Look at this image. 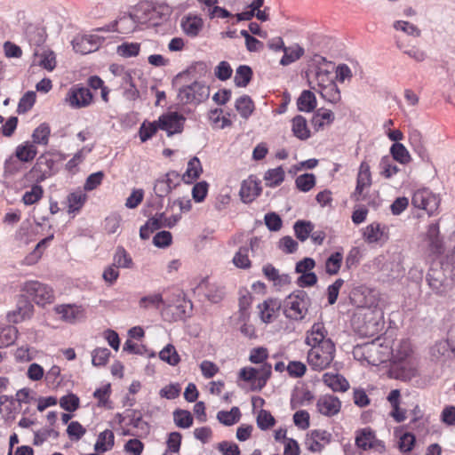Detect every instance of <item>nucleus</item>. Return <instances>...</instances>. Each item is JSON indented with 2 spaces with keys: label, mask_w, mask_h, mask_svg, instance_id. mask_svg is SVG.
I'll return each mask as SVG.
<instances>
[{
  "label": "nucleus",
  "mask_w": 455,
  "mask_h": 455,
  "mask_svg": "<svg viewBox=\"0 0 455 455\" xmlns=\"http://www.w3.org/2000/svg\"><path fill=\"white\" fill-rule=\"evenodd\" d=\"M268 350L266 347H254L250 351L249 361L260 367H243L238 372V379L247 382L251 391H260L267 385L272 374V365L267 363Z\"/></svg>",
  "instance_id": "1"
},
{
  "label": "nucleus",
  "mask_w": 455,
  "mask_h": 455,
  "mask_svg": "<svg viewBox=\"0 0 455 455\" xmlns=\"http://www.w3.org/2000/svg\"><path fill=\"white\" fill-rule=\"evenodd\" d=\"M392 361L402 371V377L412 378L417 375L418 362L413 355V349L409 339H401L392 348Z\"/></svg>",
  "instance_id": "2"
},
{
  "label": "nucleus",
  "mask_w": 455,
  "mask_h": 455,
  "mask_svg": "<svg viewBox=\"0 0 455 455\" xmlns=\"http://www.w3.org/2000/svg\"><path fill=\"white\" fill-rule=\"evenodd\" d=\"M336 353L333 342H323V346L310 347L307 352L308 365L314 371H323L328 368L332 363Z\"/></svg>",
  "instance_id": "3"
},
{
  "label": "nucleus",
  "mask_w": 455,
  "mask_h": 455,
  "mask_svg": "<svg viewBox=\"0 0 455 455\" xmlns=\"http://www.w3.org/2000/svg\"><path fill=\"white\" fill-rule=\"evenodd\" d=\"M310 299L304 291L290 294L283 303V314L291 320H302L308 311Z\"/></svg>",
  "instance_id": "4"
},
{
  "label": "nucleus",
  "mask_w": 455,
  "mask_h": 455,
  "mask_svg": "<svg viewBox=\"0 0 455 455\" xmlns=\"http://www.w3.org/2000/svg\"><path fill=\"white\" fill-rule=\"evenodd\" d=\"M20 290L37 305L51 304L54 300L53 290L49 285L38 281H27L22 284Z\"/></svg>",
  "instance_id": "5"
},
{
  "label": "nucleus",
  "mask_w": 455,
  "mask_h": 455,
  "mask_svg": "<svg viewBox=\"0 0 455 455\" xmlns=\"http://www.w3.org/2000/svg\"><path fill=\"white\" fill-rule=\"evenodd\" d=\"M411 203L414 207L422 209L429 216L437 213L441 199L428 188H420L413 193Z\"/></svg>",
  "instance_id": "6"
},
{
  "label": "nucleus",
  "mask_w": 455,
  "mask_h": 455,
  "mask_svg": "<svg viewBox=\"0 0 455 455\" xmlns=\"http://www.w3.org/2000/svg\"><path fill=\"white\" fill-rule=\"evenodd\" d=\"M209 87L199 82H194L189 85L180 89L178 98L184 104H198L208 99Z\"/></svg>",
  "instance_id": "7"
},
{
  "label": "nucleus",
  "mask_w": 455,
  "mask_h": 455,
  "mask_svg": "<svg viewBox=\"0 0 455 455\" xmlns=\"http://www.w3.org/2000/svg\"><path fill=\"white\" fill-rule=\"evenodd\" d=\"M355 444L363 451L373 450L379 453H383L386 451L384 442L376 437L375 432L371 427L356 431Z\"/></svg>",
  "instance_id": "8"
},
{
  "label": "nucleus",
  "mask_w": 455,
  "mask_h": 455,
  "mask_svg": "<svg viewBox=\"0 0 455 455\" xmlns=\"http://www.w3.org/2000/svg\"><path fill=\"white\" fill-rule=\"evenodd\" d=\"M54 164L52 159L46 155H41L28 172L27 178L31 181L41 182L52 174Z\"/></svg>",
  "instance_id": "9"
},
{
  "label": "nucleus",
  "mask_w": 455,
  "mask_h": 455,
  "mask_svg": "<svg viewBox=\"0 0 455 455\" xmlns=\"http://www.w3.org/2000/svg\"><path fill=\"white\" fill-rule=\"evenodd\" d=\"M93 96L86 87L76 84L67 93L66 102L73 108L88 107L92 102Z\"/></svg>",
  "instance_id": "10"
},
{
  "label": "nucleus",
  "mask_w": 455,
  "mask_h": 455,
  "mask_svg": "<svg viewBox=\"0 0 455 455\" xmlns=\"http://www.w3.org/2000/svg\"><path fill=\"white\" fill-rule=\"evenodd\" d=\"M186 118L178 112H168L158 118L160 130L166 132L168 136L182 132Z\"/></svg>",
  "instance_id": "11"
},
{
  "label": "nucleus",
  "mask_w": 455,
  "mask_h": 455,
  "mask_svg": "<svg viewBox=\"0 0 455 455\" xmlns=\"http://www.w3.org/2000/svg\"><path fill=\"white\" fill-rule=\"evenodd\" d=\"M331 438V434L325 429H313L306 435L305 446L311 452H321Z\"/></svg>",
  "instance_id": "12"
},
{
  "label": "nucleus",
  "mask_w": 455,
  "mask_h": 455,
  "mask_svg": "<svg viewBox=\"0 0 455 455\" xmlns=\"http://www.w3.org/2000/svg\"><path fill=\"white\" fill-rule=\"evenodd\" d=\"M342 407L340 399L333 395H321L315 403L316 411L325 417L331 418L338 415Z\"/></svg>",
  "instance_id": "13"
},
{
  "label": "nucleus",
  "mask_w": 455,
  "mask_h": 455,
  "mask_svg": "<svg viewBox=\"0 0 455 455\" xmlns=\"http://www.w3.org/2000/svg\"><path fill=\"white\" fill-rule=\"evenodd\" d=\"M372 185V177L371 167L368 162L363 161L360 164L358 173L356 176V186L352 194V197L355 201L362 199V196L365 190H368Z\"/></svg>",
  "instance_id": "14"
},
{
  "label": "nucleus",
  "mask_w": 455,
  "mask_h": 455,
  "mask_svg": "<svg viewBox=\"0 0 455 455\" xmlns=\"http://www.w3.org/2000/svg\"><path fill=\"white\" fill-rule=\"evenodd\" d=\"M333 342L328 338V331L323 323H315L306 333L305 343L310 347L323 346V342Z\"/></svg>",
  "instance_id": "15"
},
{
  "label": "nucleus",
  "mask_w": 455,
  "mask_h": 455,
  "mask_svg": "<svg viewBox=\"0 0 455 455\" xmlns=\"http://www.w3.org/2000/svg\"><path fill=\"white\" fill-rule=\"evenodd\" d=\"M282 304L278 299H267L259 304L260 320L265 323L273 322L279 315Z\"/></svg>",
  "instance_id": "16"
},
{
  "label": "nucleus",
  "mask_w": 455,
  "mask_h": 455,
  "mask_svg": "<svg viewBox=\"0 0 455 455\" xmlns=\"http://www.w3.org/2000/svg\"><path fill=\"white\" fill-rule=\"evenodd\" d=\"M427 280L432 291L439 296L447 295L451 289V283L443 278L442 271L431 270Z\"/></svg>",
  "instance_id": "17"
},
{
  "label": "nucleus",
  "mask_w": 455,
  "mask_h": 455,
  "mask_svg": "<svg viewBox=\"0 0 455 455\" xmlns=\"http://www.w3.org/2000/svg\"><path fill=\"white\" fill-rule=\"evenodd\" d=\"M261 191L260 180L253 176H250L247 180L243 181L240 196L244 203H251L260 195Z\"/></svg>",
  "instance_id": "18"
},
{
  "label": "nucleus",
  "mask_w": 455,
  "mask_h": 455,
  "mask_svg": "<svg viewBox=\"0 0 455 455\" xmlns=\"http://www.w3.org/2000/svg\"><path fill=\"white\" fill-rule=\"evenodd\" d=\"M203 19L195 14H188L181 19L180 26L185 35L189 37H196L204 28Z\"/></svg>",
  "instance_id": "19"
},
{
  "label": "nucleus",
  "mask_w": 455,
  "mask_h": 455,
  "mask_svg": "<svg viewBox=\"0 0 455 455\" xmlns=\"http://www.w3.org/2000/svg\"><path fill=\"white\" fill-rule=\"evenodd\" d=\"M409 143L422 162L431 164V157L421 132L417 130L411 132L409 135Z\"/></svg>",
  "instance_id": "20"
},
{
  "label": "nucleus",
  "mask_w": 455,
  "mask_h": 455,
  "mask_svg": "<svg viewBox=\"0 0 455 455\" xmlns=\"http://www.w3.org/2000/svg\"><path fill=\"white\" fill-rule=\"evenodd\" d=\"M55 312L60 315L62 320L68 323H75L85 315L83 307L77 305H59L55 307Z\"/></svg>",
  "instance_id": "21"
},
{
  "label": "nucleus",
  "mask_w": 455,
  "mask_h": 455,
  "mask_svg": "<svg viewBox=\"0 0 455 455\" xmlns=\"http://www.w3.org/2000/svg\"><path fill=\"white\" fill-rule=\"evenodd\" d=\"M266 278L273 283V285L281 290L283 287L291 283V278L287 274H280L272 264H267L262 268Z\"/></svg>",
  "instance_id": "22"
},
{
  "label": "nucleus",
  "mask_w": 455,
  "mask_h": 455,
  "mask_svg": "<svg viewBox=\"0 0 455 455\" xmlns=\"http://www.w3.org/2000/svg\"><path fill=\"white\" fill-rule=\"evenodd\" d=\"M323 382L333 392L344 393L350 387L347 379L341 374L326 372L323 375Z\"/></svg>",
  "instance_id": "23"
},
{
  "label": "nucleus",
  "mask_w": 455,
  "mask_h": 455,
  "mask_svg": "<svg viewBox=\"0 0 455 455\" xmlns=\"http://www.w3.org/2000/svg\"><path fill=\"white\" fill-rule=\"evenodd\" d=\"M401 394L398 389H393L387 395V401L391 405L389 412L390 417L397 423L403 422L406 419V410L400 407Z\"/></svg>",
  "instance_id": "24"
},
{
  "label": "nucleus",
  "mask_w": 455,
  "mask_h": 455,
  "mask_svg": "<svg viewBox=\"0 0 455 455\" xmlns=\"http://www.w3.org/2000/svg\"><path fill=\"white\" fill-rule=\"evenodd\" d=\"M426 235L429 243L430 251L434 254L443 253V239L440 237L439 224L433 223L429 225Z\"/></svg>",
  "instance_id": "25"
},
{
  "label": "nucleus",
  "mask_w": 455,
  "mask_h": 455,
  "mask_svg": "<svg viewBox=\"0 0 455 455\" xmlns=\"http://www.w3.org/2000/svg\"><path fill=\"white\" fill-rule=\"evenodd\" d=\"M334 121V114L329 109L320 108L313 116L311 124L313 128L318 132L331 125Z\"/></svg>",
  "instance_id": "26"
},
{
  "label": "nucleus",
  "mask_w": 455,
  "mask_h": 455,
  "mask_svg": "<svg viewBox=\"0 0 455 455\" xmlns=\"http://www.w3.org/2000/svg\"><path fill=\"white\" fill-rule=\"evenodd\" d=\"M136 21L132 15H124L114 21L106 29L107 31H116L121 34H129L135 30Z\"/></svg>",
  "instance_id": "27"
},
{
  "label": "nucleus",
  "mask_w": 455,
  "mask_h": 455,
  "mask_svg": "<svg viewBox=\"0 0 455 455\" xmlns=\"http://www.w3.org/2000/svg\"><path fill=\"white\" fill-rule=\"evenodd\" d=\"M36 146L29 140H27L15 148V157L22 163H29L35 159L37 155Z\"/></svg>",
  "instance_id": "28"
},
{
  "label": "nucleus",
  "mask_w": 455,
  "mask_h": 455,
  "mask_svg": "<svg viewBox=\"0 0 455 455\" xmlns=\"http://www.w3.org/2000/svg\"><path fill=\"white\" fill-rule=\"evenodd\" d=\"M87 199L86 193L81 189L70 193L67 198L68 213L78 212L84 207Z\"/></svg>",
  "instance_id": "29"
},
{
  "label": "nucleus",
  "mask_w": 455,
  "mask_h": 455,
  "mask_svg": "<svg viewBox=\"0 0 455 455\" xmlns=\"http://www.w3.org/2000/svg\"><path fill=\"white\" fill-rule=\"evenodd\" d=\"M73 48L76 52L87 54L97 50L98 44L93 40L92 36H84L74 39Z\"/></svg>",
  "instance_id": "30"
},
{
  "label": "nucleus",
  "mask_w": 455,
  "mask_h": 455,
  "mask_svg": "<svg viewBox=\"0 0 455 455\" xmlns=\"http://www.w3.org/2000/svg\"><path fill=\"white\" fill-rule=\"evenodd\" d=\"M291 131L293 135L301 140H306L310 137L307 119L302 116L299 115L292 118Z\"/></svg>",
  "instance_id": "31"
},
{
  "label": "nucleus",
  "mask_w": 455,
  "mask_h": 455,
  "mask_svg": "<svg viewBox=\"0 0 455 455\" xmlns=\"http://www.w3.org/2000/svg\"><path fill=\"white\" fill-rule=\"evenodd\" d=\"M115 444V435L112 430L106 429L100 433L94 444V450L97 452H106L110 451Z\"/></svg>",
  "instance_id": "32"
},
{
  "label": "nucleus",
  "mask_w": 455,
  "mask_h": 455,
  "mask_svg": "<svg viewBox=\"0 0 455 455\" xmlns=\"http://www.w3.org/2000/svg\"><path fill=\"white\" fill-rule=\"evenodd\" d=\"M283 55L280 60V64L282 66H288L296 60H299L304 54V49L299 44H294L291 46L283 48Z\"/></svg>",
  "instance_id": "33"
},
{
  "label": "nucleus",
  "mask_w": 455,
  "mask_h": 455,
  "mask_svg": "<svg viewBox=\"0 0 455 455\" xmlns=\"http://www.w3.org/2000/svg\"><path fill=\"white\" fill-rule=\"evenodd\" d=\"M285 178V172L282 166L274 169H269L265 172L264 180L266 186L269 188H275L280 186Z\"/></svg>",
  "instance_id": "34"
},
{
  "label": "nucleus",
  "mask_w": 455,
  "mask_h": 455,
  "mask_svg": "<svg viewBox=\"0 0 455 455\" xmlns=\"http://www.w3.org/2000/svg\"><path fill=\"white\" fill-rule=\"evenodd\" d=\"M51 135V128L50 125L46 123H43L39 124L32 133V140L35 146L42 145L47 146L49 143V139Z\"/></svg>",
  "instance_id": "35"
},
{
  "label": "nucleus",
  "mask_w": 455,
  "mask_h": 455,
  "mask_svg": "<svg viewBox=\"0 0 455 455\" xmlns=\"http://www.w3.org/2000/svg\"><path fill=\"white\" fill-rule=\"evenodd\" d=\"M202 171L203 169L201 162L197 157L195 156L188 163V168L182 176V180L186 183H192L199 178Z\"/></svg>",
  "instance_id": "36"
},
{
  "label": "nucleus",
  "mask_w": 455,
  "mask_h": 455,
  "mask_svg": "<svg viewBox=\"0 0 455 455\" xmlns=\"http://www.w3.org/2000/svg\"><path fill=\"white\" fill-rule=\"evenodd\" d=\"M297 106L299 111H313L316 107V99L315 94L307 90L303 91L297 100Z\"/></svg>",
  "instance_id": "37"
},
{
  "label": "nucleus",
  "mask_w": 455,
  "mask_h": 455,
  "mask_svg": "<svg viewBox=\"0 0 455 455\" xmlns=\"http://www.w3.org/2000/svg\"><path fill=\"white\" fill-rule=\"evenodd\" d=\"M390 155L393 160L401 164H408L411 162L410 152L402 143H394L390 148Z\"/></svg>",
  "instance_id": "38"
},
{
  "label": "nucleus",
  "mask_w": 455,
  "mask_h": 455,
  "mask_svg": "<svg viewBox=\"0 0 455 455\" xmlns=\"http://www.w3.org/2000/svg\"><path fill=\"white\" fill-rule=\"evenodd\" d=\"M235 108L243 118L247 119L254 110V103L248 95H243L235 100Z\"/></svg>",
  "instance_id": "39"
},
{
  "label": "nucleus",
  "mask_w": 455,
  "mask_h": 455,
  "mask_svg": "<svg viewBox=\"0 0 455 455\" xmlns=\"http://www.w3.org/2000/svg\"><path fill=\"white\" fill-rule=\"evenodd\" d=\"M379 174L385 179H390L400 172L399 167L394 164L388 156L381 157L379 162Z\"/></svg>",
  "instance_id": "40"
},
{
  "label": "nucleus",
  "mask_w": 455,
  "mask_h": 455,
  "mask_svg": "<svg viewBox=\"0 0 455 455\" xmlns=\"http://www.w3.org/2000/svg\"><path fill=\"white\" fill-rule=\"evenodd\" d=\"M384 235V230L379 223H371L368 225L363 232V239L368 243H378L381 241Z\"/></svg>",
  "instance_id": "41"
},
{
  "label": "nucleus",
  "mask_w": 455,
  "mask_h": 455,
  "mask_svg": "<svg viewBox=\"0 0 455 455\" xmlns=\"http://www.w3.org/2000/svg\"><path fill=\"white\" fill-rule=\"evenodd\" d=\"M251 68L247 65H241L235 70L234 82L237 87H245L251 80Z\"/></svg>",
  "instance_id": "42"
},
{
  "label": "nucleus",
  "mask_w": 455,
  "mask_h": 455,
  "mask_svg": "<svg viewBox=\"0 0 455 455\" xmlns=\"http://www.w3.org/2000/svg\"><path fill=\"white\" fill-rule=\"evenodd\" d=\"M222 114L223 111L220 108L210 110L208 117L213 128L223 129L232 124L231 121Z\"/></svg>",
  "instance_id": "43"
},
{
  "label": "nucleus",
  "mask_w": 455,
  "mask_h": 455,
  "mask_svg": "<svg viewBox=\"0 0 455 455\" xmlns=\"http://www.w3.org/2000/svg\"><path fill=\"white\" fill-rule=\"evenodd\" d=\"M294 233L296 237L301 241L305 242L314 230V225L312 222L307 220H298L294 223L293 226Z\"/></svg>",
  "instance_id": "44"
},
{
  "label": "nucleus",
  "mask_w": 455,
  "mask_h": 455,
  "mask_svg": "<svg viewBox=\"0 0 455 455\" xmlns=\"http://www.w3.org/2000/svg\"><path fill=\"white\" fill-rule=\"evenodd\" d=\"M92 151V148H87V147H84L82 148L81 149H79L75 155L74 156L69 160L68 161V163L66 164V170L70 172V173H76L77 172V167L79 164H81L86 156Z\"/></svg>",
  "instance_id": "45"
},
{
  "label": "nucleus",
  "mask_w": 455,
  "mask_h": 455,
  "mask_svg": "<svg viewBox=\"0 0 455 455\" xmlns=\"http://www.w3.org/2000/svg\"><path fill=\"white\" fill-rule=\"evenodd\" d=\"M343 254L340 251L333 252L325 261V271L330 275H337L341 267Z\"/></svg>",
  "instance_id": "46"
},
{
  "label": "nucleus",
  "mask_w": 455,
  "mask_h": 455,
  "mask_svg": "<svg viewBox=\"0 0 455 455\" xmlns=\"http://www.w3.org/2000/svg\"><path fill=\"white\" fill-rule=\"evenodd\" d=\"M241 412L238 407H233L230 411H220L217 413L218 420L225 426H232L239 421Z\"/></svg>",
  "instance_id": "47"
},
{
  "label": "nucleus",
  "mask_w": 455,
  "mask_h": 455,
  "mask_svg": "<svg viewBox=\"0 0 455 455\" xmlns=\"http://www.w3.org/2000/svg\"><path fill=\"white\" fill-rule=\"evenodd\" d=\"M317 92L320 93L323 99L331 103H337L341 99L340 92L335 82H332L329 85L321 88Z\"/></svg>",
  "instance_id": "48"
},
{
  "label": "nucleus",
  "mask_w": 455,
  "mask_h": 455,
  "mask_svg": "<svg viewBox=\"0 0 455 455\" xmlns=\"http://www.w3.org/2000/svg\"><path fill=\"white\" fill-rule=\"evenodd\" d=\"M159 129L158 120L154 122L144 121L139 129V136L141 142L150 140Z\"/></svg>",
  "instance_id": "49"
},
{
  "label": "nucleus",
  "mask_w": 455,
  "mask_h": 455,
  "mask_svg": "<svg viewBox=\"0 0 455 455\" xmlns=\"http://www.w3.org/2000/svg\"><path fill=\"white\" fill-rule=\"evenodd\" d=\"M173 420L175 425L180 428H188L193 425V416L190 411L177 409L173 411Z\"/></svg>",
  "instance_id": "50"
},
{
  "label": "nucleus",
  "mask_w": 455,
  "mask_h": 455,
  "mask_svg": "<svg viewBox=\"0 0 455 455\" xmlns=\"http://www.w3.org/2000/svg\"><path fill=\"white\" fill-rule=\"evenodd\" d=\"M205 287V296L211 302L219 303L224 299L225 289L223 286L217 283H207Z\"/></svg>",
  "instance_id": "51"
},
{
  "label": "nucleus",
  "mask_w": 455,
  "mask_h": 455,
  "mask_svg": "<svg viewBox=\"0 0 455 455\" xmlns=\"http://www.w3.org/2000/svg\"><path fill=\"white\" fill-rule=\"evenodd\" d=\"M232 261L234 265L238 268H250L251 262L249 258V247H240L239 250L235 252Z\"/></svg>",
  "instance_id": "52"
},
{
  "label": "nucleus",
  "mask_w": 455,
  "mask_h": 455,
  "mask_svg": "<svg viewBox=\"0 0 455 455\" xmlns=\"http://www.w3.org/2000/svg\"><path fill=\"white\" fill-rule=\"evenodd\" d=\"M159 357L161 360L172 366L177 365L180 361L175 347L172 344H168L160 351Z\"/></svg>",
  "instance_id": "53"
},
{
  "label": "nucleus",
  "mask_w": 455,
  "mask_h": 455,
  "mask_svg": "<svg viewBox=\"0 0 455 455\" xmlns=\"http://www.w3.org/2000/svg\"><path fill=\"white\" fill-rule=\"evenodd\" d=\"M296 188L301 192H308L315 186V176L313 173L299 175L295 180Z\"/></svg>",
  "instance_id": "54"
},
{
  "label": "nucleus",
  "mask_w": 455,
  "mask_h": 455,
  "mask_svg": "<svg viewBox=\"0 0 455 455\" xmlns=\"http://www.w3.org/2000/svg\"><path fill=\"white\" fill-rule=\"evenodd\" d=\"M44 195V189L40 185H33L30 190L26 191L22 196V202L26 205H32L37 203Z\"/></svg>",
  "instance_id": "55"
},
{
  "label": "nucleus",
  "mask_w": 455,
  "mask_h": 455,
  "mask_svg": "<svg viewBox=\"0 0 455 455\" xmlns=\"http://www.w3.org/2000/svg\"><path fill=\"white\" fill-rule=\"evenodd\" d=\"M256 421L258 427L261 430L270 429L275 425V419L274 416L270 411L263 409L259 411Z\"/></svg>",
  "instance_id": "56"
},
{
  "label": "nucleus",
  "mask_w": 455,
  "mask_h": 455,
  "mask_svg": "<svg viewBox=\"0 0 455 455\" xmlns=\"http://www.w3.org/2000/svg\"><path fill=\"white\" fill-rule=\"evenodd\" d=\"M164 299L161 293H154L142 297L139 301V306L141 308L148 309L149 307L159 308L164 305Z\"/></svg>",
  "instance_id": "57"
},
{
  "label": "nucleus",
  "mask_w": 455,
  "mask_h": 455,
  "mask_svg": "<svg viewBox=\"0 0 455 455\" xmlns=\"http://www.w3.org/2000/svg\"><path fill=\"white\" fill-rule=\"evenodd\" d=\"M114 265L117 267L129 268L132 265V259L124 247H118L114 255Z\"/></svg>",
  "instance_id": "58"
},
{
  "label": "nucleus",
  "mask_w": 455,
  "mask_h": 455,
  "mask_svg": "<svg viewBox=\"0 0 455 455\" xmlns=\"http://www.w3.org/2000/svg\"><path fill=\"white\" fill-rule=\"evenodd\" d=\"M315 81L317 88L313 86V89L316 91H319L321 88H323L324 86L329 85L334 82L331 72L323 68H318L316 70Z\"/></svg>",
  "instance_id": "59"
},
{
  "label": "nucleus",
  "mask_w": 455,
  "mask_h": 455,
  "mask_svg": "<svg viewBox=\"0 0 455 455\" xmlns=\"http://www.w3.org/2000/svg\"><path fill=\"white\" fill-rule=\"evenodd\" d=\"M60 405L63 410L73 412L79 408L80 399L76 395L69 393L60 398Z\"/></svg>",
  "instance_id": "60"
},
{
  "label": "nucleus",
  "mask_w": 455,
  "mask_h": 455,
  "mask_svg": "<svg viewBox=\"0 0 455 455\" xmlns=\"http://www.w3.org/2000/svg\"><path fill=\"white\" fill-rule=\"evenodd\" d=\"M34 307L28 301H24L23 306L20 305L17 311L12 313L13 322L18 323L30 318L33 315Z\"/></svg>",
  "instance_id": "61"
},
{
  "label": "nucleus",
  "mask_w": 455,
  "mask_h": 455,
  "mask_svg": "<svg viewBox=\"0 0 455 455\" xmlns=\"http://www.w3.org/2000/svg\"><path fill=\"white\" fill-rule=\"evenodd\" d=\"M140 44L139 43H124L117 46V53L124 58L139 55Z\"/></svg>",
  "instance_id": "62"
},
{
  "label": "nucleus",
  "mask_w": 455,
  "mask_h": 455,
  "mask_svg": "<svg viewBox=\"0 0 455 455\" xmlns=\"http://www.w3.org/2000/svg\"><path fill=\"white\" fill-rule=\"evenodd\" d=\"M36 95L35 92H27L20 100L17 109L18 112L20 114H24L30 110L36 102Z\"/></svg>",
  "instance_id": "63"
},
{
  "label": "nucleus",
  "mask_w": 455,
  "mask_h": 455,
  "mask_svg": "<svg viewBox=\"0 0 455 455\" xmlns=\"http://www.w3.org/2000/svg\"><path fill=\"white\" fill-rule=\"evenodd\" d=\"M110 351L106 347H98L92 353V362L95 366H104L108 362Z\"/></svg>",
  "instance_id": "64"
}]
</instances>
